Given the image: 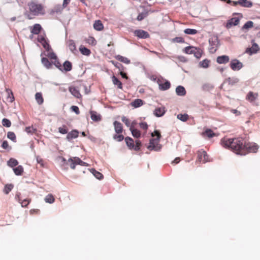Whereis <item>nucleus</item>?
Masks as SVG:
<instances>
[{
    "label": "nucleus",
    "mask_w": 260,
    "mask_h": 260,
    "mask_svg": "<svg viewBox=\"0 0 260 260\" xmlns=\"http://www.w3.org/2000/svg\"><path fill=\"white\" fill-rule=\"evenodd\" d=\"M222 146L230 149L237 154L244 155L250 152H256L258 146L255 144L246 143L241 137L234 138H223L221 140Z\"/></svg>",
    "instance_id": "nucleus-1"
},
{
    "label": "nucleus",
    "mask_w": 260,
    "mask_h": 260,
    "mask_svg": "<svg viewBox=\"0 0 260 260\" xmlns=\"http://www.w3.org/2000/svg\"><path fill=\"white\" fill-rule=\"evenodd\" d=\"M28 6L30 14L34 16L44 14V7L42 4L32 1L28 3Z\"/></svg>",
    "instance_id": "nucleus-2"
},
{
    "label": "nucleus",
    "mask_w": 260,
    "mask_h": 260,
    "mask_svg": "<svg viewBox=\"0 0 260 260\" xmlns=\"http://www.w3.org/2000/svg\"><path fill=\"white\" fill-rule=\"evenodd\" d=\"M209 158L207 153L203 149H201L197 152V158L196 162L206 163L209 161Z\"/></svg>",
    "instance_id": "nucleus-3"
},
{
    "label": "nucleus",
    "mask_w": 260,
    "mask_h": 260,
    "mask_svg": "<svg viewBox=\"0 0 260 260\" xmlns=\"http://www.w3.org/2000/svg\"><path fill=\"white\" fill-rule=\"evenodd\" d=\"M68 162L70 163V166L71 169H75L77 165H80L81 166H85L86 164L80 158L77 157H74L70 158L68 160Z\"/></svg>",
    "instance_id": "nucleus-4"
},
{
    "label": "nucleus",
    "mask_w": 260,
    "mask_h": 260,
    "mask_svg": "<svg viewBox=\"0 0 260 260\" xmlns=\"http://www.w3.org/2000/svg\"><path fill=\"white\" fill-rule=\"evenodd\" d=\"M230 67L234 71H238L243 67V64L237 59L232 60L230 63Z\"/></svg>",
    "instance_id": "nucleus-5"
},
{
    "label": "nucleus",
    "mask_w": 260,
    "mask_h": 260,
    "mask_svg": "<svg viewBox=\"0 0 260 260\" xmlns=\"http://www.w3.org/2000/svg\"><path fill=\"white\" fill-rule=\"evenodd\" d=\"M38 41L40 42L43 47L46 50H49L50 49V45L47 41L45 36L44 35H40L38 37Z\"/></svg>",
    "instance_id": "nucleus-6"
},
{
    "label": "nucleus",
    "mask_w": 260,
    "mask_h": 260,
    "mask_svg": "<svg viewBox=\"0 0 260 260\" xmlns=\"http://www.w3.org/2000/svg\"><path fill=\"white\" fill-rule=\"evenodd\" d=\"M135 36L141 39H147L150 37L148 32L142 29L136 30L134 32Z\"/></svg>",
    "instance_id": "nucleus-7"
},
{
    "label": "nucleus",
    "mask_w": 260,
    "mask_h": 260,
    "mask_svg": "<svg viewBox=\"0 0 260 260\" xmlns=\"http://www.w3.org/2000/svg\"><path fill=\"white\" fill-rule=\"evenodd\" d=\"M240 22V19L238 17H233L229 20L226 23V27L230 28L233 26L237 25Z\"/></svg>",
    "instance_id": "nucleus-8"
},
{
    "label": "nucleus",
    "mask_w": 260,
    "mask_h": 260,
    "mask_svg": "<svg viewBox=\"0 0 260 260\" xmlns=\"http://www.w3.org/2000/svg\"><path fill=\"white\" fill-rule=\"evenodd\" d=\"M159 140L156 139H152L150 140L148 149L149 150H157Z\"/></svg>",
    "instance_id": "nucleus-9"
},
{
    "label": "nucleus",
    "mask_w": 260,
    "mask_h": 260,
    "mask_svg": "<svg viewBox=\"0 0 260 260\" xmlns=\"http://www.w3.org/2000/svg\"><path fill=\"white\" fill-rule=\"evenodd\" d=\"M258 96V94L257 92L249 91L246 95V99L249 102L252 103L257 100Z\"/></svg>",
    "instance_id": "nucleus-10"
},
{
    "label": "nucleus",
    "mask_w": 260,
    "mask_h": 260,
    "mask_svg": "<svg viewBox=\"0 0 260 260\" xmlns=\"http://www.w3.org/2000/svg\"><path fill=\"white\" fill-rule=\"evenodd\" d=\"M20 193H17L16 195V198L17 199L19 202L21 204V206L22 207H26L27 205L30 203L31 202V199H24L23 200H22L20 198Z\"/></svg>",
    "instance_id": "nucleus-11"
},
{
    "label": "nucleus",
    "mask_w": 260,
    "mask_h": 260,
    "mask_svg": "<svg viewBox=\"0 0 260 260\" xmlns=\"http://www.w3.org/2000/svg\"><path fill=\"white\" fill-rule=\"evenodd\" d=\"M42 29V27L40 24H35L30 27V32L34 35H39Z\"/></svg>",
    "instance_id": "nucleus-12"
},
{
    "label": "nucleus",
    "mask_w": 260,
    "mask_h": 260,
    "mask_svg": "<svg viewBox=\"0 0 260 260\" xmlns=\"http://www.w3.org/2000/svg\"><path fill=\"white\" fill-rule=\"evenodd\" d=\"M6 92L7 94L6 102L10 103H13L15 99L12 91L9 88H6Z\"/></svg>",
    "instance_id": "nucleus-13"
},
{
    "label": "nucleus",
    "mask_w": 260,
    "mask_h": 260,
    "mask_svg": "<svg viewBox=\"0 0 260 260\" xmlns=\"http://www.w3.org/2000/svg\"><path fill=\"white\" fill-rule=\"evenodd\" d=\"M230 61V57L228 55H221L218 56L216 59V61L219 64H225Z\"/></svg>",
    "instance_id": "nucleus-14"
},
{
    "label": "nucleus",
    "mask_w": 260,
    "mask_h": 260,
    "mask_svg": "<svg viewBox=\"0 0 260 260\" xmlns=\"http://www.w3.org/2000/svg\"><path fill=\"white\" fill-rule=\"evenodd\" d=\"M113 125L114 127V130L116 134H121L123 132V126L122 124L117 121H115L113 122Z\"/></svg>",
    "instance_id": "nucleus-15"
},
{
    "label": "nucleus",
    "mask_w": 260,
    "mask_h": 260,
    "mask_svg": "<svg viewBox=\"0 0 260 260\" xmlns=\"http://www.w3.org/2000/svg\"><path fill=\"white\" fill-rule=\"evenodd\" d=\"M235 4H238L246 8H251L253 6V3L248 0H239L237 1V3H235Z\"/></svg>",
    "instance_id": "nucleus-16"
},
{
    "label": "nucleus",
    "mask_w": 260,
    "mask_h": 260,
    "mask_svg": "<svg viewBox=\"0 0 260 260\" xmlns=\"http://www.w3.org/2000/svg\"><path fill=\"white\" fill-rule=\"evenodd\" d=\"M78 136L79 132L76 129H73L68 133L66 138L68 141H71L73 139L77 138Z\"/></svg>",
    "instance_id": "nucleus-17"
},
{
    "label": "nucleus",
    "mask_w": 260,
    "mask_h": 260,
    "mask_svg": "<svg viewBox=\"0 0 260 260\" xmlns=\"http://www.w3.org/2000/svg\"><path fill=\"white\" fill-rule=\"evenodd\" d=\"M70 92L73 94L74 96L80 98L81 96V95L79 92V89L77 87L75 86H71L69 87Z\"/></svg>",
    "instance_id": "nucleus-18"
},
{
    "label": "nucleus",
    "mask_w": 260,
    "mask_h": 260,
    "mask_svg": "<svg viewBox=\"0 0 260 260\" xmlns=\"http://www.w3.org/2000/svg\"><path fill=\"white\" fill-rule=\"evenodd\" d=\"M165 108L164 107H157L154 111V114L156 117H161L165 113Z\"/></svg>",
    "instance_id": "nucleus-19"
},
{
    "label": "nucleus",
    "mask_w": 260,
    "mask_h": 260,
    "mask_svg": "<svg viewBox=\"0 0 260 260\" xmlns=\"http://www.w3.org/2000/svg\"><path fill=\"white\" fill-rule=\"evenodd\" d=\"M91 119L94 121H99L101 120V116L96 111H90Z\"/></svg>",
    "instance_id": "nucleus-20"
},
{
    "label": "nucleus",
    "mask_w": 260,
    "mask_h": 260,
    "mask_svg": "<svg viewBox=\"0 0 260 260\" xmlns=\"http://www.w3.org/2000/svg\"><path fill=\"white\" fill-rule=\"evenodd\" d=\"M112 81L113 83L120 89H122V84L121 82L114 75L112 77Z\"/></svg>",
    "instance_id": "nucleus-21"
},
{
    "label": "nucleus",
    "mask_w": 260,
    "mask_h": 260,
    "mask_svg": "<svg viewBox=\"0 0 260 260\" xmlns=\"http://www.w3.org/2000/svg\"><path fill=\"white\" fill-rule=\"evenodd\" d=\"M62 67L63 71L69 72L72 70V64L71 62L69 61H66L63 64Z\"/></svg>",
    "instance_id": "nucleus-22"
},
{
    "label": "nucleus",
    "mask_w": 260,
    "mask_h": 260,
    "mask_svg": "<svg viewBox=\"0 0 260 260\" xmlns=\"http://www.w3.org/2000/svg\"><path fill=\"white\" fill-rule=\"evenodd\" d=\"M93 27L94 28L98 30V31H101L104 28V25L102 24L101 20H96L95 21L94 24H93Z\"/></svg>",
    "instance_id": "nucleus-23"
},
{
    "label": "nucleus",
    "mask_w": 260,
    "mask_h": 260,
    "mask_svg": "<svg viewBox=\"0 0 260 260\" xmlns=\"http://www.w3.org/2000/svg\"><path fill=\"white\" fill-rule=\"evenodd\" d=\"M125 143L127 146V147L130 149H134V141L132 138L126 137L124 139Z\"/></svg>",
    "instance_id": "nucleus-24"
},
{
    "label": "nucleus",
    "mask_w": 260,
    "mask_h": 260,
    "mask_svg": "<svg viewBox=\"0 0 260 260\" xmlns=\"http://www.w3.org/2000/svg\"><path fill=\"white\" fill-rule=\"evenodd\" d=\"M202 136L203 137L212 138L215 136V134L212 129H207L205 132L202 133Z\"/></svg>",
    "instance_id": "nucleus-25"
},
{
    "label": "nucleus",
    "mask_w": 260,
    "mask_h": 260,
    "mask_svg": "<svg viewBox=\"0 0 260 260\" xmlns=\"http://www.w3.org/2000/svg\"><path fill=\"white\" fill-rule=\"evenodd\" d=\"M176 92L177 95L183 96L186 94V91L184 87L182 86H178L176 88Z\"/></svg>",
    "instance_id": "nucleus-26"
},
{
    "label": "nucleus",
    "mask_w": 260,
    "mask_h": 260,
    "mask_svg": "<svg viewBox=\"0 0 260 260\" xmlns=\"http://www.w3.org/2000/svg\"><path fill=\"white\" fill-rule=\"evenodd\" d=\"M13 171L15 175L19 176L22 175L24 169L22 166L19 165L17 167L13 168Z\"/></svg>",
    "instance_id": "nucleus-27"
},
{
    "label": "nucleus",
    "mask_w": 260,
    "mask_h": 260,
    "mask_svg": "<svg viewBox=\"0 0 260 260\" xmlns=\"http://www.w3.org/2000/svg\"><path fill=\"white\" fill-rule=\"evenodd\" d=\"M18 165V161L17 160L14 158H11L7 161V165L11 168H14L15 167L17 166Z\"/></svg>",
    "instance_id": "nucleus-28"
},
{
    "label": "nucleus",
    "mask_w": 260,
    "mask_h": 260,
    "mask_svg": "<svg viewBox=\"0 0 260 260\" xmlns=\"http://www.w3.org/2000/svg\"><path fill=\"white\" fill-rule=\"evenodd\" d=\"M258 50L259 47L258 45L256 43H254L253 44L251 48L247 49L246 52H248V51H250L251 53H255L258 51Z\"/></svg>",
    "instance_id": "nucleus-29"
},
{
    "label": "nucleus",
    "mask_w": 260,
    "mask_h": 260,
    "mask_svg": "<svg viewBox=\"0 0 260 260\" xmlns=\"http://www.w3.org/2000/svg\"><path fill=\"white\" fill-rule=\"evenodd\" d=\"M67 44L70 50L72 52H74L75 50H76L75 43L73 40H70L68 41Z\"/></svg>",
    "instance_id": "nucleus-30"
},
{
    "label": "nucleus",
    "mask_w": 260,
    "mask_h": 260,
    "mask_svg": "<svg viewBox=\"0 0 260 260\" xmlns=\"http://www.w3.org/2000/svg\"><path fill=\"white\" fill-rule=\"evenodd\" d=\"M35 99L39 105H41L44 102V99L41 92H37L36 93Z\"/></svg>",
    "instance_id": "nucleus-31"
},
{
    "label": "nucleus",
    "mask_w": 260,
    "mask_h": 260,
    "mask_svg": "<svg viewBox=\"0 0 260 260\" xmlns=\"http://www.w3.org/2000/svg\"><path fill=\"white\" fill-rule=\"evenodd\" d=\"M42 63L47 69H51L52 68V63L50 62L48 58L43 57L41 59Z\"/></svg>",
    "instance_id": "nucleus-32"
},
{
    "label": "nucleus",
    "mask_w": 260,
    "mask_h": 260,
    "mask_svg": "<svg viewBox=\"0 0 260 260\" xmlns=\"http://www.w3.org/2000/svg\"><path fill=\"white\" fill-rule=\"evenodd\" d=\"M115 58L118 60L122 62L123 63H125L126 64H128L130 63V60L128 59L127 58L122 56L120 55H117L115 56Z\"/></svg>",
    "instance_id": "nucleus-33"
},
{
    "label": "nucleus",
    "mask_w": 260,
    "mask_h": 260,
    "mask_svg": "<svg viewBox=\"0 0 260 260\" xmlns=\"http://www.w3.org/2000/svg\"><path fill=\"white\" fill-rule=\"evenodd\" d=\"M79 50L84 55L89 56L91 53V51L89 49L82 46L80 47Z\"/></svg>",
    "instance_id": "nucleus-34"
},
{
    "label": "nucleus",
    "mask_w": 260,
    "mask_h": 260,
    "mask_svg": "<svg viewBox=\"0 0 260 260\" xmlns=\"http://www.w3.org/2000/svg\"><path fill=\"white\" fill-rule=\"evenodd\" d=\"M129 130L131 131L132 135L134 137L136 138H139L141 136V133L140 131L138 129L132 127L131 128H129Z\"/></svg>",
    "instance_id": "nucleus-35"
},
{
    "label": "nucleus",
    "mask_w": 260,
    "mask_h": 260,
    "mask_svg": "<svg viewBox=\"0 0 260 260\" xmlns=\"http://www.w3.org/2000/svg\"><path fill=\"white\" fill-rule=\"evenodd\" d=\"M143 104V101L141 99H136L131 103L133 107L138 108L141 106Z\"/></svg>",
    "instance_id": "nucleus-36"
},
{
    "label": "nucleus",
    "mask_w": 260,
    "mask_h": 260,
    "mask_svg": "<svg viewBox=\"0 0 260 260\" xmlns=\"http://www.w3.org/2000/svg\"><path fill=\"white\" fill-rule=\"evenodd\" d=\"M170 86H171V84H170V82L165 80L162 84L159 87V89L161 90H166L169 89L170 88Z\"/></svg>",
    "instance_id": "nucleus-37"
},
{
    "label": "nucleus",
    "mask_w": 260,
    "mask_h": 260,
    "mask_svg": "<svg viewBox=\"0 0 260 260\" xmlns=\"http://www.w3.org/2000/svg\"><path fill=\"white\" fill-rule=\"evenodd\" d=\"M196 50V47L193 46H188L184 48V52L188 54H192L194 53V50Z\"/></svg>",
    "instance_id": "nucleus-38"
},
{
    "label": "nucleus",
    "mask_w": 260,
    "mask_h": 260,
    "mask_svg": "<svg viewBox=\"0 0 260 260\" xmlns=\"http://www.w3.org/2000/svg\"><path fill=\"white\" fill-rule=\"evenodd\" d=\"M210 62V61L208 60V59H205L202 61H200L199 63V66L200 67L203 68H208L209 66V63Z\"/></svg>",
    "instance_id": "nucleus-39"
},
{
    "label": "nucleus",
    "mask_w": 260,
    "mask_h": 260,
    "mask_svg": "<svg viewBox=\"0 0 260 260\" xmlns=\"http://www.w3.org/2000/svg\"><path fill=\"white\" fill-rule=\"evenodd\" d=\"M225 82L229 85H233L238 83L239 82V80L235 78H229L226 79Z\"/></svg>",
    "instance_id": "nucleus-40"
},
{
    "label": "nucleus",
    "mask_w": 260,
    "mask_h": 260,
    "mask_svg": "<svg viewBox=\"0 0 260 260\" xmlns=\"http://www.w3.org/2000/svg\"><path fill=\"white\" fill-rule=\"evenodd\" d=\"M85 41L87 43L92 46H95L96 44V41L93 37H89L86 39Z\"/></svg>",
    "instance_id": "nucleus-41"
},
{
    "label": "nucleus",
    "mask_w": 260,
    "mask_h": 260,
    "mask_svg": "<svg viewBox=\"0 0 260 260\" xmlns=\"http://www.w3.org/2000/svg\"><path fill=\"white\" fill-rule=\"evenodd\" d=\"M55 201L54 197L52 194H48L45 198V201L50 204L53 203Z\"/></svg>",
    "instance_id": "nucleus-42"
},
{
    "label": "nucleus",
    "mask_w": 260,
    "mask_h": 260,
    "mask_svg": "<svg viewBox=\"0 0 260 260\" xmlns=\"http://www.w3.org/2000/svg\"><path fill=\"white\" fill-rule=\"evenodd\" d=\"M253 27V22L251 21H248L244 24V25L243 26L242 29L243 30L248 29Z\"/></svg>",
    "instance_id": "nucleus-43"
},
{
    "label": "nucleus",
    "mask_w": 260,
    "mask_h": 260,
    "mask_svg": "<svg viewBox=\"0 0 260 260\" xmlns=\"http://www.w3.org/2000/svg\"><path fill=\"white\" fill-rule=\"evenodd\" d=\"M203 54V51L200 48H196V50L194 51V55L197 58L201 57Z\"/></svg>",
    "instance_id": "nucleus-44"
},
{
    "label": "nucleus",
    "mask_w": 260,
    "mask_h": 260,
    "mask_svg": "<svg viewBox=\"0 0 260 260\" xmlns=\"http://www.w3.org/2000/svg\"><path fill=\"white\" fill-rule=\"evenodd\" d=\"M13 188V185L12 184H6L5 186L4 191L6 194H8L10 191H11V190Z\"/></svg>",
    "instance_id": "nucleus-45"
},
{
    "label": "nucleus",
    "mask_w": 260,
    "mask_h": 260,
    "mask_svg": "<svg viewBox=\"0 0 260 260\" xmlns=\"http://www.w3.org/2000/svg\"><path fill=\"white\" fill-rule=\"evenodd\" d=\"M177 118L182 121H186L188 119V115L187 114H179Z\"/></svg>",
    "instance_id": "nucleus-46"
},
{
    "label": "nucleus",
    "mask_w": 260,
    "mask_h": 260,
    "mask_svg": "<svg viewBox=\"0 0 260 260\" xmlns=\"http://www.w3.org/2000/svg\"><path fill=\"white\" fill-rule=\"evenodd\" d=\"M113 139L118 141V142H121L124 139H125L124 138V136L121 135V134H115L113 135Z\"/></svg>",
    "instance_id": "nucleus-47"
},
{
    "label": "nucleus",
    "mask_w": 260,
    "mask_h": 260,
    "mask_svg": "<svg viewBox=\"0 0 260 260\" xmlns=\"http://www.w3.org/2000/svg\"><path fill=\"white\" fill-rule=\"evenodd\" d=\"M52 63H53L54 66L56 68H57L59 70L63 71L62 66L57 58L56 59H54L53 60H52Z\"/></svg>",
    "instance_id": "nucleus-48"
},
{
    "label": "nucleus",
    "mask_w": 260,
    "mask_h": 260,
    "mask_svg": "<svg viewBox=\"0 0 260 260\" xmlns=\"http://www.w3.org/2000/svg\"><path fill=\"white\" fill-rule=\"evenodd\" d=\"M92 173L93 174V175L98 179H102L103 178V175L102 173L100 172L96 171L94 169H93L92 171Z\"/></svg>",
    "instance_id": "nucleus-49"
},
{
    "label": "nucleus",
    "mask_w": 260,
    "mask_h": 260,
    "mask_svg": "<svg viewBox=\"0 0 260 260\" xmlns=\"http://www.w3.org/2000/svg\"><path fill=\"white\" fill-rule=\"evenodd\" d=\"M184 32L187 35H195L197 34L198 30L195 29L186 28L184 30Z\"/></svg>",
    "instance_id": "nucleus-50"
},
{
    "label": "nucleus",
    "mask_w": 260,
    "mask_h": 260,
    "mask_svg": "<svg viewBox=\"0 0 260 260\" xmlns=\"http://www.w3.org/2000/svg\"><path fill=\"white\" fill-rule=\"evenodd\" d=\"M58 132L61 134H68V129L66 125H63L61 127L58 128Z\"/></svg>",
    "instance_id": "nucleus-51"
},
{
    "label": "nucleus",
    "mask_w": 260,
    "mask_h": 260,
    "mask_svg": "<svg viewBox=\"0 0 260 260\" xmlns=\"http://www.w3.org/2000/svg\"><path fill=\"white\" fill-rule=\"evenodd\" d=\"M7 137H8V138L11 140L12 141H13L14 142H16V135L14 134V133L12 132H9L7 133Z\"/></svg>",
    "instance_id": "nucleus-52"
},
{
    "label": "nucleus",
    "mask_w": 260,
    "mask_h": 260,
    "mask_svg": "<svg viewBox=\"0 0 260 260\" xmlns=\"http://www.w3.org/2000/svg\"><path fill=\"white\" fill-rule=\"evenodd\" d=\"M2 124L4 126H6L7 127H9L11 125V122L10 120L7 118H4L2 120Z\"/></svg>",
    "instance_id": "nucleus-53"
},
{
    "label": "nucleus",
    "mask_w": 260,
    "mask_h": 260,
    "mask_svg": "<svg viewBox=\"0 0 260 260\" xmlns=\"http://www.w3.org/2000/svg\"><path fill=\"white\" fill-rule=\"evenodd\" d=\"M121 120L127 127H130L131 121L127 117L125 116H122Z\"/></svg>",
    "instance_id": "nucleus-54"
},
{
    "label": "nucleus",
    "mask_w": 260,
    "mask_h": 260,
    "mask_svg": "<svg viewBox=\"0 0 260 260\" xmlns=\"http://www.w3.org/2000/svg\"><path fill=\"white\" fill-rule=\"evenodd\" d=\"M25 131L28 134H32L36 132V129L32 126H28L25 128Z\"/></svg>",
    "instance_id": "nucleus-55"
},
{
    "label": "nucleus",
    "mask_w": 260,
    "mask_h": 260,
    "mask_svg": "<svg viewBox=\"0 0 260 260\" xmlns=\"http://www.w3.org/2000/svg\"><path fill=\"white\" fill-rule=\"evenodd\" d=\"M47 56L51 60L57 59V56L54 52H48Z\"/></svg>",
    "instance_id": "nucleus-56"
},
{
    "label": "nucleus",
    "mask_w": 260,
    "mask_h": 260,
    "mask_svg": "<svg viewBox=\"0 0 260 260\" xmlns=\"http://www.w3.org/2000/svg\"><path fill=\"white\" fill-rule=\"evenodd\" d=\"M148 15L147 13H142L138 15L137 19L138 21L142 20L144 18L146 17Z\"/></svg>",
    "instance_id": "nucleus-57"
},
{
    "label": "nucleus",
    "mask_w": 260,
    "mask_h": 260,
    "mask_svg": "<svg viewBox=\"0 0 260 260\" xmlns=\"http://www.w3.org/2000/svg\"><path fill=\"white\" fill-rule=\"evenodd\" d=\"M141 142L139 140L136 141V145H134V149L136 151H139L140 149Z\"/></svg>",
    "instance_id": "nucleus-58"
},
{
    "label": "nucleus",
    "mask_w": 260,
    "mask_h": 260,
    "mask_svg": "<svg viewBox=\"0 0 260 260\" xmlns=\"http://www.w3.org/2000/svg\"><path fill=\"white\" fill-rule=\"evenodd\" d=\"M71 109L72 111L74 112L77 115H79L80 114L79 109L77 106H71Z\"/></svg>",
    "instance_id": "nucleus-59"
},
{
    "label": "nucleus",
    "mask_w": 260,
    "mask_h": 260,
    "mask_svg": "<svg viewBox=\"0 0 260 260\" xmlns=\"http://www.w3.org/2000/svg\"><path fill=\"white\" fill-rule=\"evenodd\" d=\"M173 42L176 43H184V40L182 37H176L173 39Z\"/></svg>",
    "instance_id": "nucleus-60"
},
{
    "label": "nucleus",
    "mask_w": 260,
    "mask_h": 260,
    "mask_svg": "<svg viewBox=\"0 0 260 260\" xmlns=\"http://www.w3.org/2000/svg\"><path fill=\"white\" fill-rule=\"evenodd\" d=\"M151 136L152 137H154L155 136H157V138L156 139H157V140H159L161 137V135L160 133L159 132V131L157 130L154 131V132L153 133H152Z\"/></svg>",
    "instance_id": "nucleus-61"
},
{
    "label": "nucleus",
    "mask_w": 260,
    "mask_h": 260,
    "mask_svg": "<svg viewBox=\"0 0 260 260\" xmlns=\"http://www.w3.org/2000/svg\"><path fill=\"white\" fill-rule=\"evenodd\" d=\"M140 126L142 129L144 130H147V129L148 128V125L147 123L145 122L140 123Z\"/></svg>",
    "instance_id": "nucleus-62"
},
{
    "label": "nucleus",
    "mask_w": 260,
    "mask_h": 260,
    "mask_svg": "<svg viewBox=\"0 0 260 260\" xmlns=\"http://www.w3.org/2000/svg\"><path fill=\"white\" fill-rule=\"evenodd\" d=\"M2 147L4 149H7L9 148L8 142L7 141H4L2 144Z\"/></svg>",
    "instance_id": "nucleus-63"
},
{
    "label": "nucleus",
    "mask_w": 260,
    "mask_h": 260,
    "mask_svg": "<svg viewBox=\"0 0 260 260\" xmlns=\"http://www.w3.org/2000/svg\"><path fill=\"white\" fill-rule=\"evenodd\" d=\"M165 79H163L161 77H158L156 82L159 85V88L161 86V85L162 84L163 82H164Z\"/></svg>",
    "instance_id": "nucleus-64"
}]
</instances>
